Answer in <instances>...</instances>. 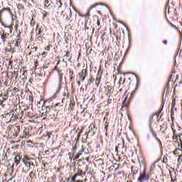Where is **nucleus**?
Instances as JSON below:
<instances>
[{
    "instance_id": "nucleus-11",
    "label": "nucleus",
    "mask_w": 182,
    "mask_h": 182,
    "mask_svg": "<svg viewBox=\"0 0 182 182\" xmlns=\"http://www.w3.org/2000/svg\"><path fill=\"white\" fill-rule=\"evenodd\" d=\"M22 154L21 153H17L14 158V164L11 166L12 170H14V167H18L19 164H21V160H23Z\"/></svg>"
},
{
    "instance_id": "nucleus-3",
    "label": "nucleus",
    "mask_w": 182,
    "mask_h": 182,
    "mask_svg": "<svg viewBox=\"0 0 182 182\" xmlns=\"http://www.w3.org/2000/svg\"><path fill=\"white\" fill-rule=\"evenodd\" d=\"M44 7L48 8V9H55L58 8H62V0H45L44 1Z\"/></svg>"
},
{
    "instance_id": "nucleus-60",
    "label": "nucleus",
    "mask_w": 182,
    "mask_h": 182,
    "mask_svg": "<svg viewBox=\"0 0 182 182\" xmlns=\"http://www.w3.org/2000/svg\"><path fill=\"white\" fill-rule=\"evenodd\" d=\"M41 55L43 56V58H46V56L48 55V53L46 52H43Z\"/></svg>"
},
{
    "instance_id": "nucleus-5",
    "label": "nucleus",
    "mask_w": 182,
    "mask_h": 182,
    "mask_svg": "<svg viewBox=\"0 0 182 182\" xmlns=\"http://www.w3.org/2000/svg\"><path fill=\"white\" fill-rule=\"evenodd\" d=\"M61 16L65 19V22H76V16H77V14H75V20H70L72 18V10L70 9H65L64 11L61 12Z\"/></svg>"
},
{
    "instance_id": "nucleus-56",
    "label": "nucleus",
    "mask_w": 182,
    "mask_h": 182,
    "mask_svg": "<svg viewBox=\"0 0 182 182\" xmlns=\"http://www.w3.org/2000/svg\"><path fill=\"white\" fill-rule=\"evenodd\" d=\"M51 134H52V132H46V136L48 137V139H50Z\"/></svg>"
},
{
    "instance_id": "nucleus-63",
    "label": "nucleus",
    "mask_w": 182,
    "mask_h": 182,
    "mask_svg": "<svg viewBox=\"0 0 182 182\" xmlns=\"http://www.w3.org/2000/svg\"><path fill=\"white\" fill-rule=\"evenodd\" d=\"M6 182H15V180H14L13 178L9 179Z\"/></svg>"
},
{
    "instance_id": "nucleus-30",
    "label": "nucleus",
    "mask_w": 182,
    "mask_h": 182,
    "mask_svg": "<svg viewBox=\"0 0 182 182\" xmlns=\"http://www.w3.org/2000/svg\"><path fill=\"white\" fill-rule=\"evenodd\" d=\"M160 116V111H158L157 112H155L153 114L150 118H149V122H153V118L156 117V119H159V117Z\"/></svg>"
},
{
    "instance_id": "nucleus-51",
    "label": "nucleus",
    "mask_w": 182,
    "mask_h": 182,
    "mask_svg": "<svg viewBox=\"0 0 182 182\" xmlns=\"http://www.w3.org/2000/svg\"><path fill=\"white\" fill-rule=\"evenodd\" d=\"M161 182H167V177L166 176L161 178Z\"/></svg>"
},
{
    "instance_id": "nucleus-28",
    "label": "nucleus",
    "mask_w": 182,
    "mask_h": 182,
    "mask_svg": "<svg viewBox=\"0 0 182 182\" xmlns=\"http://www.w3.org/2000/svg\"><path fill=\"white\" fill-rule=\"evenodd\" d=\"M170 93V84L168 83L166 86L165 87V90L164 91V95H165L166 97L168 96V94Z\"/></svg>"
},
{
    "instance_id": "nucleus-6",
    "label": "nucleus",
    "mask_w": 182,
    "mask_h": 182,
    "mask_svg": "<svg viewBox=\"0 0 182 182\" xmlns=\"http://www.w3.org/2000/svg\"><path fill=\"white\" fill-rule=\"evenodd\" d=\"M12 122H15L16 120H21L22 117L23 116V110H21V109L16 108V109H13L11 112Z\"/></svg>"
},
{
    "instance_id": "nucleus-46",
    "label": "nucleus",
    "mask_w": 182,
    "mask_h": 182,
    "mask_svg": "<svg viewBox=\"0 0 182 182\" xmlns=\"http://www.w3.org/2000/svg\"><path fill=\"white\" fill-rule=\"evenodd\" d=\"M28 100L30 103H32L33 102V96L32 95V93H30L28 95Z\"/></svg>"
},
{
    "instance_id": "nucleus-57",
    "label": "nucleus",
    "mask_w": 182,
    "mask_h": 182,
    "mask_svg": "<svg viewBox=\"0 0 182 182\" xmlns=\"http://www.w3.org/2000/svg\"><path fill=\"white\" fill-rule=\"evenodd\" d=\"M89 27H87V22L85 21V31H87Z\"/></svg>"
},
{
    "instance_id": "nucleus-62",
    "label": "nucleus",
    "mask_w": 182,
    "mask_h": 182,
    "mask_svg": "<svg viewBox=\"0 0 182 182\" xmlns=\"http://www.w3.org/2000/svg\"><path fill=\"white\" fill-rule=\"evenodd\" d=\"M163 163H167V157L164 156Z\"/></svg>"
},
{
    "instance_id": "nucleus-13",
    "label": "nucleus",
    "mask_w": 182,
    "mask_h": 182,
    "mask_svg": "<svg viewBox=\"0 0 182 182\" xmlns=\"http://www.w3.org/2000/svg\"><path fill=\"white\" fill-rule=\"evenodd\" d=\"M87 77V67L82 69L79 73H78V77L80 82H85L86 80V77Z\"/></svg>"
},
{
    "instance_id": "nucleus-55",
    "label": "nucleus",
    "mask_w": 182,
    "mask_h": 182,
    "mask_svg": "<svg viewBox=\"0 0 182 182\" xmlns=\"http://www.w3.org/2000/svg\"><path fill=\"white\" fill-rule=\"evenodd\" d=\"M159 161H160V159H158L156 161H154V163L153 164L154 168L156 167V163H159Z\"/></svg>"
},
{
    "instance_id": "nucleus-43",
    "label": "nucleus",
    "mask_w": 182,
    "mask_h": 182,
    "mask_svg": "<svg viewBox=\"0 0 182 182\" xmlns=\"http://www.w3.org/2000/svg\"><path fill=\"white\" fill-rule=\"evenodd\" d=\"M77 150V145H75L73 146L71 153H73V154H75V153H76Z\"/></svg>"
},
{
    "instance_id": "nucleus-35",
    "label": "nucleus",
    "mask_w": 182,
    "mask_h": 182,
    "mask_svg": "<svg viewBox=\"0 0 182 182\" xmlns=\"http://www.w3.org/2000/svg\"><path fill=\"white\" fill-rule=\"evenodd\" d=\"M73 75L74 72L72 70L71 68L69 69V77H70V81L72 82L73 80Z\"/></svg>"
},
{
    "instance_id": "nucleus-45",
    "label": "nucleus",
    "mask_w": 182,
    "mask_h": 182,
    "mask_svg": "<svg viewBox=\"0 0 182 182\" xmlns=\"http://www.w3.org/2000/svg\"><path fill=\"white\" fill-rule=\"evenodd\" d=\"M5 100H6V98H2L0 100V105L1 106H5Z\"/></svg>"
},
{
    "instance_id": "nucleus-49",
    "label": "nucleus",
    "mask_w": 182,
    "mask_h": 182,
    "mask_svg": "<svg viewBox=\"0 0 182 182\" xmlns=\"http://www.w3.org/2000/svg\"><path fill=\"white\" fill-rule=\"evenodd\" d=\"M36 50H38V47L35 46H31V52H36Z\"/></svg>"
},
{
    "instance_id": "nucleus-16",
    "label": "nucleus",
    "mask_w": 182,
    "mask_h": 182,
    "mask_svg": "<svg viewBox=\"0 0 182 182\" xmlns=\"http://www.w3.org/2000/svg\"><path fill=\"white\" fill-rule=\"evenodd\" d=\"M21 31H18L14 43V48H21Z\"/></svg>"
},
{
    "instance_id": "nucleus-15",
    "label": "nucleus",
    "mask_w": 182,
    "mask_h": 182,
    "mask_svg": "<svg viewBox=\"0 0 182 182\" xmlns=\"http://www.w3.org/2000/svg\"><path fill=\"white\" fill-rule=\"evenodd\" d=\"M6 12H8V14H9V15L11 16V18L14 20V13H12L11 8L9 7L3 8L0 11V15H6Z\"/></svg>"
},
{
    "instance_id": "nucleus-33",
    "label": "nucleus",
    "mask_w": 182,
    "mask_h": 182,
    "mask_svg": "<svg viewBox=\"0 0 182 182\" xmlns=\"http://www.w3.org/2000/svg\"><path fill=\"white\" fill-rule=\"evenodd\" d=\"M99 5H103V3H95L92 5H91L88 9L90 11L91 9H93V8H97V6H99Z\"/></svg>"
},
{
    "instance_id": "nucleus-19",
    "label": "nucleus",
    "mask_w": 182,
    "mask_h": 182,
    "mask_svg": "<svg viewBox=\"0 0 182 182\" xmlns=\"http://www.w3.org/2000/svg\"><path fill=\"white\" fill-rule=\"evenodd\" d=\"M52 107L55 109V110L59 113L62 109H63V105L60 102H57L55 105H52Z\"/></svg>"
},
{
    "instance_id": "nucleus-38",
    "label": "nucleus",
    "mask_w": 182,
    "mask_h": 182,
    "mask_svg": "<svg viewBox=\"0 0 182 182\" xmlns=\"http://www.w3.org/2000/svg\"><path fill=\"white\" fill-rule=\"evenodd\" d=\"M39 28V25H37L36 31V36H40L41 33H42L43 31H42L41 28Z\"/></svg>"
},
{
    "instance_id": "nucleus-18",
    "label": "nucleus",
    "mask_w": 182,
    "mask_h": 182,
    "mask_svg": "<svg viewBox=\"0 0 182 182\" xmlns=\"http://www.w3.org/2000/svg\"><path fill=\"white\" fill-rule=\"evenodd\" d=\"M96 123H92L90 124V125L89 126V133H91L92 136H94V134H95L96 130H97V128L96 127V126L95 125Z\"/></svg>"
},
{
    "instance_id": "nucleus-37",
    "label": "nucleus",
    "mask_w": 182,
    "mask_h": 182,
    "mask_svg": "<svg viewBox=\"0 0 182 182\" xmlns=\"http://www.w3.org/2000/svg\"><path fill=\"white\" fill-rule=\"evenodd\" d=\"M42 15H43V21H45V19H46L47 16H49V13H48L46 11L43 10L42 11Z\"/></svg>"
},
{
    "instance_id": "nucleus-2",
    "label": "nucleus",
    "mask_w": 182,
    "mask_h": 182,
    "mask_svg": "<svg viewBox=\"0 0 182 182\" xmlns=\"http://www.w3.org/2000/svg\"><path fill=\"white\" fill-rule=\"evenodd\" d=\"M22 161L24 164V166L22 168V173H29V171L34 170L35 168V164L32 161V159L29 158L28 155H25L22 159Z\"/></svg>"
},
{
    "instance_id": "nucleus-44",
    "label": "nucleus",
    "mask_w": 182,
    "mask_h": 182,
    "mask_svg": "<svg viewBox=\"0 0 182 182\" xmlns=\"http://www.w3.org/2000/svg\"><path fill=\"white\" fill-rule=\"evenodd\" d=\"M73 156H75V154H73L72 152L68 153L69 160L72 161L73 160Z\"/></svg>"
},
{
    "instance_id": "nucleus-17",
    "label": "nucleus",
    "mask_w": 182,
    "mask_h": 182,
    "mask_svg": "<svg viewBox=\"0 0 182 182\" xmlns=\"http://www.w3.org/2000/svg\"><path fill=\"white\" fill-rule=\"evenodd\" d=\"M100 82H102V71H100V69L97 72V74L95 78L96 86H99L100 85Z\"/></svg>"
},
{
    "instance_id": "nucleus-1",
    "label": "nucleus",
    "mask_w": 182,
    "mask_h": 182,
    "mask_svg": "<svg viewBox=\"0 0 182 182\" xmlns=\"http://www.w3.org/2000/svg\"><path fill=\"white\" fill-rule=\"evenodd\" d=\"M66 68H68V62L65 61V58H63V60H59L53 69V72L55 70V72L58 73V86H61L62 85V80H63L65 69H66Z\"/></svg>"
},
{
    "instance_id": "nucleus-12",
    "label": "nucleus",
    "mask_w": 182,
    "mask_h": 182,
    "mask_svg": "<svg viewBox=\"0 0 182 182\" xmlns=\"http://www.w3.org/2000/svg\"><path fill=\"white\" fill-rule=\"evenodd\" d=\"M174 77H176V79L173 81V85H175V87H177V86H178L177 82H178V80H180V75L176 74V70H173L171 72V74L169 77V82H173V79H174Z\"/></svg>"
},
{
    "instance_id": "nucleus-23",
    "label": "nucleus",
    "mask_w": 182,
    "mask_h": 182,
    "mask_svg": "<svg viewBox=\"0 0 182 182\" xmlns=\"http://www.w3.org/2000/svg\"><path fill=\"white\" fill-rule=\"evenodd\" d=\"M129 105H130V99H128L127 97H126L122 102V108L125 107L126 109H129Z\"/></svg>"
},
{
    "instance_id": "nucleus-4",
    "label": "nucleus",
    "mask_w": 182,
    "mask_h": 182,
    "mask_svg": "<svg viewBox=\"0 0 182 182\" xmlns=\"http://www.w3.org/2000/svg\"><path fill=\"white\" fill-rule=\"evenodd\" d=\"M58 112L55 110V108L51 106L46 107L45 116L50 117L52 120H56L58 119Z\"/></svg>"
},
{
    "instance_id": "nucleus-26",
    "label": "nucleus",
    "mask_w": 182,
    "mask_h": 182,
    "mask_svg": "<svg viewBox=\"0 0 182 182\" xmlns=\"http://www.w3.org/2000/svg\"><path fill=\"white\" fill-rule=\"evenodd\" d=\"M176 109V98H173L171 109V116H174V109Z\"/></svg>"
},
{
    "instance_id": "nucleus-48",
    "label": "nucleus",
    "mask_w": 182,
    "mask_h": 182,
    "mask_svg": "<svg viewBox=\"0 0 182 182\" xmlns=\"http://www.w3.org/2000/svg\"><path fill=\"white\" fill-rule=\"evenodd\" d=\"M36 22L35 21V19H33V18H32L31 22H30V25L31 26H35Z\"/></svg>"
},
{
    "instance_id": "nucleus-27",
    "label": "nucleus",
    "mask_w": 182,
    "mask_h": 182,
    "mask_svg": "<svg viewBox=\"0 0 182 182\" xmlns=\"http://www.w3.org/2000/svg\"><path fill=\"white\" fill-rule=\"evenodd\" d=\"M82 153H85V146H82L80 151H79L77 154H76L75 156L73 159V161H75V160H77V159H79L80 157V156L82 155Z\"/></svg>"
},
{
    "instance_id": "nucleus-61",
    "label": "nucleus",
    "mask_w": 182,
    "mask_h": 182,
    "mask_svg": "<svg viewBox=\"0 0 182 182\" xmlns=\"http://www.w3.org/2000/svg\"><path fill=\"white\" fill-rule=\"evenodd\" d=\"M90 102L91 103H95V97H92L91 99H90Z\"/></svg>"
},
{
    "instance_id": "nucleus-47",
    "label": "nucleus",
    "mask_w": 182,
    "mask_h": 182,
    "mask_svg": "<svg viewBox=\"0 0 182 182\" xmlns=\"http://www.w3.org/2000/svg\"><path fill=\"white\" fill-rule=\"evenodd\" d=\"M26 117H28L29 119H32L33 117V115L31 114L29 112H26Z\"/></svg>"
},
{
    "instance_id": "nucleus-22",
    "label": "nucleus",
    "mask_w": 182,
    "mask_h": 182,
    "mask_svg": "<svg viewBox=\"0 0 182 182\" xmlns=\"http://www.w3.org/2000/svg\"><path fill=\"white\" fill-rule=\"evenodd\" d=\"M12 29H14V27L12 26V25H10L9 26L5 27L4 32L6 35L9 36V35H11V33H12Z\"/></svg>"
},
{
    "instance_id": "nucleus-24",
    "label": "nucleus",
    "mask_w": 182,
    "mask_h": 182,
    "mask_svg": "<svg viewBox=\"0 0 182 182\" xmlns=\"http://www.w3.org/2000/svg\"><path fill=\"white\" fill-rule=\"evenodd\" d=\"M16 6H17V9H18V14H19V15H21V14H22V12H23V11H25V6H23V4H17Z\"/></svg>"
},
{
    "instance_id": "nucleus-8",
    "label": "nucleus",
    "mask_w": 182,
    "mask_h": 182,
    "mask_svg": "<svg viewBox=\"0 0 182 182\" xmlns=\"http://www.w3.org/2000/svg\"><path fill=\"white\" fill-rule=\"evenodd\" d=\"M35 132H33V127L29 126L24 129L23 134L20 135V139H29L31 136H33Z\"/></svg>"
},
{
    "instance_id": "nucleus-34",
    "label": "nucleus",
    "mask_w": 182,
    "mask_h": 182,
    "mask_svg": "<svg viewBox=\"0 0 182 182\" xmlns=\"http://www.w3.org/2000/svg\"><path fill=\"white\" fill-rule=\"evenodd\" d=\"M33 177H36V174L33 173V170H31V171L28 174V179L33 180Z\"/></svg>"
},
{
    "instance_id": "nucleus-41",
    "label": "nucleus",
    "mask_w": 182,
    "mask_h": 182,
    "mask_svg": "<svg viewBox=\"0 0 182 182\" xmlns=\"http://www.w3.org/2000/svg\"><path fill=\"white\" fill-rule=\"evenodd\" d=\"M36 41L38 42H43V36H36Z\"/></svg>"
},
{
    "instance_id": "nucleus-40",
    "label": "nucleus",
    "mask_w": 182,
    "mask_h": 182,
    "mask_svg": "<svg viewBox=\"0 0 182 182\" xmlns=\"http://www.w3.org/2000/svg\"><path fill=\"white\" fill-rule=\"evenodd\" d=\"M93 80H95V78H93V77H91L89 80H87V84L85 85V86H90V85H92V82H93Z\"/></svg>"
},
{
    "instance_id": "nucleus-9",
    "label": "nucleus",
    "mask_w": 182,
    "mask_h": 182,
    "mask_svg": "<svg viewBox=\"0 0 182 182\" xmlns=\"http://www.w3.org/2000/svg\"><path fill=\"white\" fill-rule=\"evenodd\" d=\"M89 171V165L85 166V171H82L81 169L78 168L77 170V172L75 173V175L72 177L71 182H76L78 180L77 177H83V176H86V173Z\"/></svg>"
},
{
    "instance_id": "nucleus-42",
    "label": "nucleus",
    "mask_w": 182,
    "mask_h": 182,
    "mask_svg": "<svg viewBox=\"0 0 182 182\" xmlns=\"http://www.w3.org/2000/svg\"><path fill=\"white\" fill-rule=\"evenodd\" d=\"M106 95L108 97H110V96H112V89L111 88H109V87L107 88Z\"/></svg>"
},
{
    "instance_id": "nucleus-32",
    "label": "nucleus",
    "mask_w": 182,
    "mask_h": 182,
    "mask_svg": "<svg viewBox=\"0 0 182 182\" xmlns=\"http://www.w3.org/2000/svg\"><path fill=\"white\" fill-rule=\"evenodd\" d=\"M108 130H109V122H106L105 124H104V132H105L106 137H107Z\"/></svg>"
},
{
    "instance_id": "nucleus-53",
    "label": "nucleus",
    "mask_w": 182,
    "mask_h": 182,
    "mask_svg": "<svg viewBox=\"0 0 182 182\" xmlns=\"http://www.w3.org/2000/svg\"><path fill=\"white\" fill-rule=\"evenodd\" d=\"M102 36H101V39L102 41H105V36L106 35V33H105L104 31H101Z\"/></svg>"
},
{
    "instance_id": "nucleus-10",
    "label": "nucleus",
    "mask_w": 182,
    "mask_h": 182,
    "mask_svg": "<svg viewBox=\"0 0 182 182\" xmlns=\"http://www.w3.org/2000/svg\"><path fill=\"white\" fill-rule=\"evenodd\" d=\"M150 180V173L144 170L139 173V176L137 178L139 182L149 181Z\"/></svg>"
},
{
    "instance_id": "nucleus-31",
    "label": "nucleus",
    "mask_w": 182,
    "mask_h": 182,
    "mask_svg": "<svg viewBox=\"0 0 182 182\" xmlns=\"http://www.w3.org/2000/svg\"><path fill=\"white\" fill-rule=\"evenodd\" d=\"M1 159L2 161H6L8 160V153L6 151H4L3 154L1 156Z\"/></svg>"
},
{
    "instance_id": "nucleus-25",
    "label": "nucleus",
    "mask_w": 182,
    "mask_h": 182,
    "mask_svg": "<svg viewBox=\"0 0 182 182\" xmlns=\"http://www.w3.org/2000/svg\"><path fill=\"white\" fill-rule=\"evenodd\" d=\"M75 100H70V105L68 107V112H73L75 110Z\"/></svg>"
},
{
    "instance_id": "nucleus-14",
    "label": "nucleus",
    "mask_w": 182,
    "mask_h": 182,
    "mask_svg": "<svg viewBox=\"0 0 182 182\" xmlns=\"http://www.w3.org/2000/svg\"><path fill=\"white\" fill-rule=\"evenodd\" d=\"M26 4L28 9H33V7L38 6V2L35 0H26Z\"/></svg>"
},
{
    "instance_id": "nucleus-64",
    "label": "nucleus",
    "mask_w": 182,
    "mask_h": 182,
    "mask_svg": "<svg viewBox=\"0 0 182 182\" xmlns=\"http://www.w3.org/2000/svg\"><path fill=\"white\" fill-rule=\"evenodd\" d=\"M134 93H136V90H133V91L132 92V93H131V97H132V96H134Z\"/></svg>"
},
{
    "instance_id": "nucleus-52",
    "label": "nucleus",
    "mask_w": 182,
    "mask_h": 182,
    "mask_svg": "<svg viewBox=\"0 0 182 182\" xmlns=\"http://www.w3.org/2000/svg\"><path fill=\"white\" fill-rule=\"evenodd\" d=\"M85 49H86L87 52L89 50H90V52H92V48H90V46H87V43H85Z\"/></svg>"
},
{
    "instance_id": "nucleus-58",
    "label": "nucleus",
    "mask_w": 182,
    "mask_h": 182,
    "mask_svg": "<svg viewBox=\"0 0 182 182\" xmlns=\"http://www.w3.org/2000/svg\"><path fill=\"white\" fill-rule=\"evenodd\" d=\"M107 103L108 105H110V104L112 103V98H110V97H108V100H107Z\"/></svg>"
},
{
    "instance_id": "nucleus-7",
    "label": "nucleus",
    "mask_w": 182,
    "mask_h": 182,
    "mask_svg": "<svg viewBox=\"0 0 182 182\" xmlns=\"http://www.w3.org/2000/svg\"><path fill=\"white\" fill-rule=\"evenodd\" d=\"M7 132H11L13 138L16 139L19 136V133H21V127L16 124L9 125L7 127Z\"/></svg>"
},
{
    "instance_id": "nucleus-39",
    "label": "nucleus",
    "mask_w": 182,
    "mask_h": 182,
    "mask_svg": "<svg viewBox=\"0 0 182 182\" xmlns=\"http://www.w3.org/2000/svg\"><path fill=\"white\" fill-rule=\"evenodd\" d=\"M20 79H21V80H23V82H25V80L28 79V77H26V75H25V71H23L22 75H20Z\"/></svg>"
},
{
    "instance_id": "nucleus-29",
    "label": "nucleus",
    "mask_w": 182,
    "mask_h": 182,
    "mask_svg": "<svg viewBox=\"0 0 182 182\" xmlns=\"http://www.w3.org/2000/svg\"><path fill=\"white\" fill-rule=\"evenodd\" d=\"M8 36H9L5 33V32H3V34L1 35V42H3V43H5V42H6V41L8 40Z\"/></svg>"
},
{
    "instance_id": "nucleus-59",
    "label": "nucleus",
    "mask_w": 182,
    "mask_h": 182,
    "mask_svg": "<svg viewBox=\"0 0 182 182\" xmlns=\"http://www.w3.org/2000/svg\"><path fill=\"white\" fill-rule=\"evenodd\" d=\"M65 181H67V182H72V178L70 176V177H68V178H65Z\"/></svg>"
},
{
    "instance_id": "nucleus-50",
    "label": "nucleus",
    "mask_w": 182,
    "mask_h": 182,
    "mask_svg": "<svg viewBox=\"0 0 182 182\" xmlns=\"http://www.w3.org/2000/svg\"><path fill=\"white\" fill-rule=\"evenodd\" d=\"M64 53H65V55H63V58H69V56H70L69 51H64Z\"/></svg>"
},
{
    "instance_id": "nucleus-36",
    "label": "nucleus",
    "mask_w": 182,
    "mask_h": 182,
    "mask_svg": "<svg viewBox=\"0 0 182 182\" xmlns=\"http://www.w3.org/2000/svg\"><path fill=\"white\" fill-rule=\"evenodd\" d=\"M95 17L97 18V25L98 26V31H100V29H102V26H100V18L97 16H95Z\"/></svg>"
},
{
    "instance_id": "nucleus-21",
    "label": "nucleus",
    "mask_w": 182,
    "mask_h": 182,
    "mask_svg": "<svg viewBox=\"0 0 182 182\" xmlns=\"http://www.w3.org/2000/svg\"><path fill=\"white\" fill-rule=\"evenodd\" d=\"M79 16H81V18H85V22H88L89 17L90 16V11L88 9L85 14H80Z\"/></svg>"
},
{
    "instance_id": "nucleus-54",
    "label": "nucleus",
    "mask_w": 182,
    "mask_h": 182,
    "mask_svg": "<svg viewBox=\"0 0 182 182\" xmlns=\"http://www.w3.org/2000/svg\"><path fill=\"white\" fill-rule=\"evenodd\" d=\"M178 163H179V164H181L182 163V155H180L178 159Z\"/></svg>"
},
{
    "instance_id": "nucleus-20",
    "label": "nucleus",
    "mask_w": 182,
    "mask_h": 182,
    "mask_svg": "<svg viewBox=\"0 0 182 182\" xmlns=\"http://www.w3.org/2000/svg\"><path fill=\"white\" fill-rule=\"evenodd\" d=\"M3 117L5 119L6 123H11V122H13L12 114H11V112L3 114Z\"/></svg>"
}]
</instances>
